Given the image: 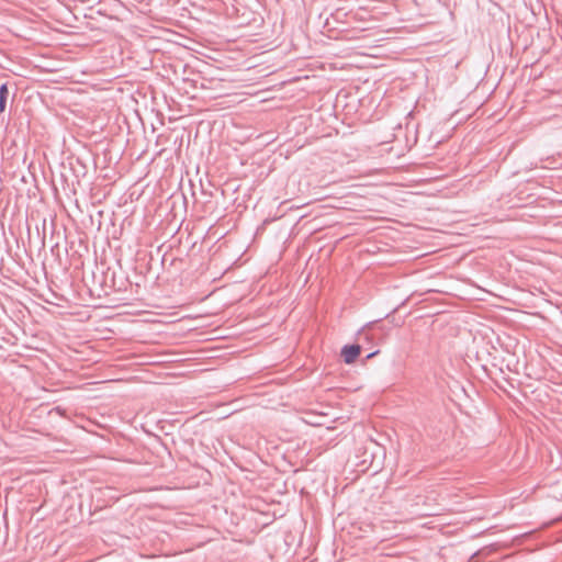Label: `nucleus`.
I'll return each mask as SVG.
<instances>
[{
    "mask_svg": "<svg viewBox=\"0 0 562 562\" xmlns=\"http://www.w3.org/2000/svg\"><path fill=\"white\" fill-rule=\"evenodd\" d=\"M90 220L92 223L94 222V216L92 214L90 215Z\"/></svg>",
    "mask_w": 562,
    "mask_h": 562,
    "instance_id": "obj_31",
    "label": "nucleus"
},
{
    "mask_svg": "<svg viewBox=\"0 0 562 562\" xmlns=\"http://www.w3.org/2000/svg\"><path fill=\"white\" fill-rule=\"evenodd\" d=\"M162 248H156L155 251H153V267L155 268V266H160L161 267V257H162V252H161Z\"/></svg>",
    "mask_w": 562,
    "mask_h": 562,
    "instance_id": "obj_13",
    "label": "nucleus"
},
{
    "mask_svg": "<svg viewBox=\"0 0 562 562\" xmlns=\"http://www.w3.org/2000/svg\"><path fill=\"white\" fill-rule=\"evenodd\" d=\"M177 252H178L177 257L181 258V261H178L177 271L182 272L193 266L192 259L190 256V249L182 248V250H179Z\"/></svg>",
    "mask_w": 562,
    "mask_h": 562,
    "instance_id": "obj_9",
    "label": "nucleus"
},
{
    "mask_svg": "<svg viewBox=\"0 0 562 562\" xmlns=\"http://www.w3.org/2000/svg\"><path fill=\"white\" fill-rule=\"evenodd\" d=\"M65 412H66L65 408H63L61 406H56V407L52 408L50 414L56 413L59 416H65Z\"/></svg>",
    "mask_w": 562,
    "mask_h": 562,
    "instance_id": "obj_15",
    "label": "nucleus"
},
{
    "mask_svg": "<svg viewBox=\"0 0 562 562\" xmlns=\"http://www.w3.org/2000/svg\"><path fill=\"white\" fill-rule=\"evenodd\" d=\"M476 555H477V553H473V555L470 558V562L473 561Z\"/></svg>",
    "mask_w": 562,
    "mask_h": 562,
    "instance_id": "obj_25",
    "label": "nucleus"
},
{
    "mask_svg": "<svg viewBox=\"0 0 562 562\" xmlns=\"http://www.w3.org/2000/svg\"><path fill=\"white\" fill-rule=\"evenodd\" d=\"M134 271L143 279L155 272L154 278L156 280L158 279L159 272L155 271L153 267V250H148V248H137L134 254Z\"/></svg>",
    "mask_w": 562,
    "mask_h": 562,
    "instance_id": "obj_4",
    "label": "nucleus"
},
{
    "mask_svg": "<svg viewBox=\"0 0 562 562\" xmlns=\"http://www.w3.org/2000/svg\"><path fill=\"white\" fill-rule=\"evenodd\" d=\"M238 261H240V258H237V260L234 262V265H239Z\"/></svg>",
    "mask_w": 562,
    "mask_h": 562,
    "instance_id": "obj_29",
    "label": "nucleus"
},
{
    "mask_svg": "<svg viewBox=\"0 0 562 562\" xmlns=\"http://www.w3.org/2000/svg\"><path fill=\"white\" fill-rule=\"evenodd\" d=\"M384 336L385 331L381 319L369 323L358 334V340L361 344H349L341 348L340 355L345 363H353L360 356L361 350L364 348V344L382 345L384 342Z\"/></svg>",
    "mask_w": 562,
    "mask_h": 562,
    "instance_id": "obj_2",
    "label": "nucleus"
},
{
    "mask_svg": "<svg viewBox=\"0 0 562 562\" xmlns=\"http://www.w3.org/2000/svg\"><path fill=\"white\" fill-rule=\"evenodd\" d=\"M387 222H398V221H397V220H395V218L389 217V218H387Z\"/></svg>",
    "mask_w": 562,
    "mask_h": 562,
    "instance_id": "obj_26",
    "label": "nucleus"
},
{
    "mask_svg": "<svg viewBox=\"0 0 562 562\" xmlns=\"http://www.w3.org/2000/svg\"><path fill=\"white\" fill-rule=\"evenodd\" d=\"M97 215H99V220H98V228H100V226H101V217L103 216V211H98V212H97Z\"/></svg>",
    "mask_w": 562,
    "mask_h": 562,
    "instance_id": "obj_18",
    "label": "nucleus"
},
{
    "mask_svg": "<svg viewBox=\"0 0 562 562\" xmlns=\"http://www.w3.org/2000/svg\"><path fill=\"white\" fill-rule=\"evenodd\" d=\"M412 513L416 514L418 516H434V515H436V513L430 512V510H420V512L419 510H414Z\"/></svg>",
    "mask_w": 562,
    "mask_h": 562,
    "instance_id": "obj_14",
    "label": "nucleus"
},
{
    "mask_svg": "<svg viewBox=\"0 0 562 562\" xmlns=\"http://www.w3.org/2000/svg\"><path fill=\"white\" fill-rule=\"evenodd\" d=\"M32 250V248H30ZM4 252L8 254L13 260H15L21 267H25V259L32 261V251L29 252V248H4Z\"/></svg>",
    "mask_w": 562,
    "mask_h": 562,
    "instance_id": "obj_8",
    "label": "nucleus"
},
{
    "mask_svg": "<svg viewBox=\"0 0 562 562\" xmlns=\"http://www.w3.org/2000/svg\"><path fill=\"white\" fill-rule=\"evenodd\" d=\"M81 250L85 251L86 254H89V248L88 247L81 248Z\"/></svg>",
    "mask_w": 562,
    "mask_h": 562,
    "instance_id": "obj_24",
    "label": "nucleus"
},
{
    "mask_svg": "<svg viewBox=\"0 0 562 562\" xmlns=\"http://www.w3.org/2000/svg\"><path fill=\"white\" fill-rule=\"evenodd\" d=\"M381 450H382V457L383 459L386 457V448L384 446H380Z\"/></svg>",
    "mask_w": 562,
    "mask_h": 562,
    "instance_id": "obj_21",
    "label": "nucleus"
},
{
    "mask_svg": "<svg viewBox=\"0 0 562 562\" xmlns=\"http://www.w3.org/2000/svg\"><path fill=\"white\" fill-rule=\"evenodd\" d=\"M52 294H53L56 299L64 300V296H61V295H60V296H59V295H57V294H56V292H52Z\"/></svg>",
    "mask_w": 562,
    "mask_h": 562,
    "instance_id": "obj_23",
    "label": "nucleus"
},
{
    "mask_svg": "<svg viewBox=\"0 0 562 562\" xmlns=\"http://www.w3.org/2000/svg\"><path fill=\"white\" fill-rule=\"evenodd\" d=\"M29 231V246H60L61 241L66 239L60 232L55 233V225L53 222L46 223V220L42 222V231L40 226L35 225V232L27 227Z\"/></svg>",
    "mask_w": 562,
    "mask_h": 562,
    "instance_id": "obj_3",
    "label": "nucleus"
},
{
    "mask_svg": "<svg viewBox=\"0 0 562 562\" xmlns=\"http://www.w3.org/2000/svg\"><path fill=\"white\" fill-rule=\"evenodd\" d=\"M9 98V88L8 83L4 82L0 85V113H3L7 108V101Z\"/></svg>",
    "mask_w": 562,
    "mask_h": 562,
    "instance_id": "obj_11",
    "label": "nucleus"
},
{
    "mask_svg": "<svg viewBox=\"0 0 562 562\" xmlns=\"http://www.w3.org/2000/svg\"><path fill=\"white\" fill-rule=\"evenodd\" d=\"M65 254L64 270H68L70 267L80 269L83 267V252L78 248H63Z\"/></svg>",
    "mask_w": 562,
    "mask_h": 562,
    "instance_id": "obj_6",
    "label": "nucleus"
},
{
    "mask_svg": "<svg viewBox=\"0 0 562 562\" xmlns=\"http://www.w3.org/2000/svg\"><path fill=\"white\" fill-rule=\"evenodd\" d=\"M179 250H182V248H168L161 257V268L165 270H169L171 268L175 269V272L177 271L178 261H181V258L177 257Z\"/></svg>",
    "mask_w": 562,
    "mask_h": 562,
    "instance_id": "obj_7",
    "label": "nucleus"
},
{
    "mask_svg": "<svg viewBox=\"0 0 562 562\" xmlns=\"http://www.w3.org/2000/svg\"><path fill=\"white\" fill-rule=\"evenodd\" d=\"M391 7H394L395 9H397V4H396V3H390V2H389V11H387L389 16L392 14V12H391Z\"/></svg>",
    "mask_w": 562,
    "mask_h": 562,
    "instance_id": "obj_20",
    "label": "nucleus"
},
{
    "mask_svg": "<svg viewBox=\"0 0 562 562\" xmlns=\"http://www.w3.org/2000/svg\"><path fill=\"white\" fill-rule=\"evenodd\" d=\"M387 238H391V239L395 240L394 236H391V235H387Z\"/></svg>",
    "mask_w": 562,
    "mask_h": 562,
    "instance_id": "obj_34",
    "label": "nucleus"
},
{
    "mask_svg": "<svg viewBox=\"0 0 562 562\" xmlns=\"http://www.w3.org/2000/svg\"><path fill=\"white\" fill-rule=\"evenodd\" d=\"M93 249L95 271H92L91 284L83 278L89 295L92 299H103L110 296L112 293L120 294V296L126 294L128 288L132 286V281L128 277L117 278L115 271L108 262L109 251L115 263L122 268L121 248H101V252L98 251V248Z\"/></svg>",
    "mask_w": 562,
    "mask_h": 562,
    "instance_id": "obj_1",
    "label": "nucleus"
},
{
    "mask_svg": "<svg viewBox=\"0 0 562 562\" xmlns=\"http://www.w3.org/2000/svg\"><path fill=\"white\" fill-rule=\"evenodd\" d=\"M419 501H424V498L422 496H416L415 503L412 506H418Z\"/></svg>",
    "mask_w": 562,
    "mask_h": 562,
    "instance_id": "obj_19",
    "label": "nucleus"
},
{
    "mask_svg": "<svg viewBox=\"0 0 562 562\" xmlns=\"http://www.w3.org/2000/svg\"><path fill=\"white\" fill-rule=\"evenodd\" d=\"M387 214H389V215H390V214H392V215H395V216H402L401 214H398V213H396V212H393V211H391L390 209H389V211H387Z\"/></svg>",
    "mask_w": 562,
    "mask_h": 562,
    "instance_id": "obj_22",
    "label": "nucleus"
},
{
    "mask_svg": "<svg viewBox=\"0 0 562 562\" xmlns=\"http://www.w3.org/2000/svg\"><path fill=\"white\" fill-rule=\"evenodd\" d=\"M133 283H142V280L133 281Z\"/></svg>",
    "mask_w": 562,
    "mask_h": 562,
    "instance_id": "obj_32",
    "label": "nucleus"
},
{
    "mask_svg": "<svg viewBox=\"0 0 562 562\" xmlns=\"http://www.w3.org/2000/svg\"><path fill=\"white\" fill-rule=\"evenodd\" d=\"M389 144H392L389 147V155H394L396 158L403 157L409 150L406 131L402 125H397L394 128L392 138H389Z\"/></svg>",
    "mask_w": 562,
    "mask_h": 562,
    "instance_id": "obj_5",
    "label": "nucleus"
},
{
    "mask_svg": "<svg viewBox=\"0 0 562 562\" xmlns=\"http://www.w3.org/2000/svg\"><path fill=\"white\" fill-rule=\"evenodd\" d=\"M387 238H391V239L395 240L394 236H391V235H387Z\"/></svg>",
    "mask_w": 562,
    "mask_h": 562,
    "instance_id": "obj_33",
    "label": "nucleus"
},
{
    "mask_svg": "<svg viewBox=\"0 0 562 562\" xmlns=\"http://www.w3.org/2000/svg\"><path fill=\"white\" fill-rule=\"evenodd\" d=\"M212 209V202L209 200L204 203V212H207Z\"/></svg>",
    "mask_w": 562,
    "mask_h": 562,
    "instance_id": "obj_17",
    "label": "nucleus"
},
{
    "mask_svg": "<svg viewBox=\"0 0 562 562\" xmlns=\"http://www.w3.org/2000/svg\"><path fill=\"white\" fill-rule=\"evenodd\" d=\"M402 303V299H400L397 302H396V306H400Z\"/></svg>",
    "mask_w": 562,
    "mask_h": 562,
    "instance_id": "obj_28",
    "label": "nucleus"
},
{
    "mask_svg": "<svg viewBox=\"0 0 562 562\" xmlns=\"http://www.w3.org/2000/svg\"><path fill=\"white\" fill-rule=\"evenodd\" d=\"M202 194L207 195V193H206L205 191H203V190H202ZM211 195H212V194H211V193H209V196H211Z\"/></svg>",
    "mask_w": 562,
    "mask_h": 562,
    "instance_id": "obj_30",
    "label": "nucleus"
},
{
    "mask_svg": "<svg viewBox=\"0 0 562 562\" xmlns=\"http://www.w3.org/2000/svg\"><path fill=\"white\" fill-rule=\"evenodd\" d=\"M140 289H142V283H133L132 282V286L128 288L127 293L122 296H119L117 300L135 299L140 295Z\"/></svg>",
    "mask_w": 562,
    "mask_h": 562,
    "instance_id": "obj_10",
    "label": "nucleus"
},
{
    "mask_svg": "<svg viewBox=\"0 0 562 562\" xmlns=\"http://www.w3.org/2000/svg\"><path fill=\"white\" fill-rule=\"evenodd\" d=\"M49 254L53 257L54 261H56L58 266L64 270L65 254L63 251V248H49Z\"/></svg>",
    "mask_w": 562,
    "mask_h": 562,
    "instance_id": "obj_12",
    "label": "nucleus"
},
{
    "mask_svg": "<svg viewBox=\"0 0 562 562\" xmlns=\"http://www.w3.org/2000/svg\"><path fill=\"white\" fill-rule=\"evenodd\" d=\"M380 352L379 349L374 350V351H370L367 356H366V359H371L372 357L376 356L378 353Z\"/></svg>",
    "mask_w": 562,
    "mask_h": 562,
    "instance_id": "obj_16",
    "label": "nucleus"
},
{
    "mask_svg": "<svg viewBox=\"0 0 562 562\" xmlns=\"http://www.w3.org/2000/svg\"><path fill=\"white\" fill-rule=\"evenodd\" d=\"M333 250H334V248H329V251L327 252V255H326V256H328V257H329V256L331 255Z\"/></svg>",
    "mask_w": 562,
    "mask_h": 562,
    "instance_id": "obj_27",
    "label": "nucleus"
}]
</instances>
